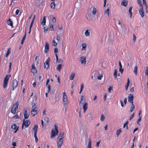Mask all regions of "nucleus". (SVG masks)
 I'll return each mask as SVG.
<instances>
[{
	"instance_id": "obj_1",
	"label": "nucleus",
	"mask_w": 148,
	"mask_h": 148,
	"mask_svg": "<svg viewBox=\"0 0 148 148\" xmlns=\"http://www.w3.org/2000/svg\"><path fill=\"white\" fill-rule=\"evenodd\" d=\"M54 127L55 131L54 130H51V135L50 136L51 138H52L57 135L58 133V127L56 123L54 125Z\"/></svg>"
},
{
	"instance_id": "obj_2",
	"label": "nucleus",
	"mask_w": 148,
	"mask_h": 148,
	"mask_svg": "<svg viewBox=\"0 0 148 148\" xmlns=\"http://www.w3.org/2000/svg\"><path fill=\"white\" fill-rule=\"evenodd\" d=\"M30 121L29 120H25L23 119V123L22 126V128L23 129L24 126L25 128L28 127L29 125L30 124Z\"/></svg>"
},
{
	"instance_id": "obj_3",
	"label": "nucleus",
	"mask_w": 148,
	"mask_h": 148,
	"mask_svg": "<svg viewBox=\"0 0 148 148\" xmlns=\"http://www.w3.org/2000/svg\"><path fill=\"white\" fill-rule=\"evenodd\" d=\"M63 95V101L64 106L68 103V100L67 99V96L65 92H64L62 93Z\"/></svg>"
},
{
	"instance_id": "obj_4",
	"label": "nucleus",
	"mask_w": 148,
	"mask_h": 148,
	"mask_svg": "<svg viewBox=\"0 0 148 148\" xmlns=\"http://www.w3.org/2000/svg\"><path fill=\"white\" fill-rule=\"evenodd\" d=\"M57 145L58 148H60L63 143V139L57 138Z\"/></svg>"
},
{
	"instance_id": "obj_5",
	"label": "nucleus",
	"mask_w": 148,
	"mask_h": 148,
	"mask_svg": "<svg viewBox=\"0 0 148 148\" xmlns=\"http://www.w3.org/2000/svg\"><path fill=\"white\" fill-rule=\"evenodd\" d=\"M9 79V78L8 77V75H6V76L5 77L4 80V83L3 86L4 88H5L7 86Z\"/></svg>"
},
{
	"instance_id": "obj_6",
	"label": "nucleus",
	"mask_w": 148,
	"mask_h": 148,
	"mask_svg": "<svg viewBox=\"0 0 148 148\" xmlns=\"http://www.w3.org/2000/svg\"><path fill=\"white\" fill-rule=\"evenodd\" d=\"M27 108H25L23 109V114L25 119H27L29 116V113L27 112Z\"/></svg>"
},
{
	"instance_id": "obj_7",
	"label": "nucleus",
	"mask_w": 148,
	"mask_h": 148,
	"mask_svg": "<svg viewBox=\"0 0 148 148\" xmlns=\"http://www.w3.org/2000/svg\"><path fill=\"white\" fill-rule=\"evenodd\" d=\"M79 60L82 64L84 65L86 62V57L85 56H81L79 58Z\"/></svg>"
},
{
	"instance_id": "obj_8",
	"label": "nucleus",
	"mask_w": 148,
	"mask_h": 148,
	"mask_svg": "<svg viewBox=\"0 0 148 148\" xmlns=\"http://www.w3.org/2000/svg\"><path fill=\"white\" fill-rule=\"evenodd\" d=\"M50 61L49 58H48L44 63V67L45 69H48L49 66V62Z\"/></svg>"
},
{
	"instance_id": "obj_9",
	"label": "nucleus",
	"mask_w": 148,
	"mask_h": 148,
	"mask_svg": "<svg viewBox=\"0 0 148 148\" xmlns=\"http://www.w3.org/2000/svg\"><path fill=\"white\" fill-rule=\"evenodd\" d=\"M18 84V81L16 79L13 80L12 83V90H14V89L16 88Z\"/></svg>"
},
{
	"instance_id": "obj_10",
	"label": "nucleus",
	"mask_w": 148,
	"mask_h": 148,
	"mask_svg": "<svg viewBox=\"0 0 148 148\" xmlns=\"http://www.w3.org/2000/svg\"><path fill=\"white\" fill-rule=\"evenodd\" d=\"M19 127L17 126L16 124H14L11 126V129L13 130H14V133H16L18 130Z\"/></svg>"
},
{
	"instance_id": "obj_11",
	"label": "nucleus",
	"mask_w": 148,
	"mask_h": 148,
	"mask_svg": "<svg viewBox=\"0 0 148 148\" xmlns=\"http://www.w3.org/2000/svg\"><path fill=\"white\" fill-rule=\"evenodd\" d=\"M139 13L142 18L144 16V12L143 10V6L140 7V8L139 10Z\"/></svg>"
},
{
	"instance_id": "obj_12",
	"label": "nucleus",
	"mask_w": 148,
	"mask_h": 148,
	"mask_svg": "<svg viewBox=\"0 0 148 148\" xmlns=\"http://www.w3.org/2000/svg\"><path fill=\"white\" fill-rule=\"evenodd\" d=\"M133 95L132 94H130L128 96V101L131 103H133V100L134 98Z\"/></svg>"
},
{
	"instance_id": "obj_13",
	"label": "nucleus",
	"mask_w": 148,
	"mask_h": 148,
	"mask_svg": "<svg viewBox=\"0 0 148 148\" xmlns=\"http://www.w3.org/2000/svg\"><path fill=\"white\" fill-rule=\"evenodd\" d=\"M31 71L33 73H36L37 72L36 70L34 64H32V69Z\"/></svg>"
},
{
	"instance_id": "obj_14",
	"label": "nucleus",
	"mask_w": 148,
	"mask_h": 148,
	"mask_svg": "<svg viewBox=\"0 0 148 148\" xmlns=\"http://www.w3.org/2000/svg\"><path fill=\"white\" fill-rule=\"evenodd\" d=\"M88 103L87 102L85 103L83 106V109L84 110V113L86 112L88 108Z\"/></svg>"
},
{
	"instance_id": "obj_15",
	"label": "nucleus",
	"mask_w": 148,
	"mask_h": 148,
	"mask_svg": "<svg viewBox=\"0 0 148 148\" xmlns=\"http://www.w3.org/2000/svg\"><path fill=\"white\" fill-rule=\"evenodd\" d=\"M49 44L47 42H46L45 45V51L47 52L49 50Z\"/></svg>"
},
{
	"instance_id": "obj_16",
	"label": "nucleus",
	"mask_w": 148,
	"mask_h": 148,
	"mask_svg": "<svg viewBox=\"0 0 148 148\" xmlns=\"http://www.w3.org/2000/svg\"><path fill=\"white\" fill-rule=\"evenodd\" d=\"M18 106L19 103L18 102H15L14 103L12 108L17 110Z\"/></svg>"
},
{
	"instance_id": "obj_17",
	"label": "nucleus",
	"mask_w": 148,
	"mask_h": 148,
	"mask_svg": "<svg viewBox=\"0 0 148 148\" xmlns=\"http://www.w3.org/2000/svg\"><path fill=\"white\" fill-rule=\"evenodd\" d=\"M85 101V98L84 97V96L82 95L81 97V99L80 101L79 104L80 105L81 103H83Z\"/></svg>"
},
{
	"instance_id": "obj_18",
	"label": "nucleus",
	"mask_w": 148,
	"mask_h": 148,
	"mask_svg": "<svg viewBox=\"0 0 148 148\" xmlns=\"http://www.w3.org/2000/svg\"><path fill=\"white\" fill-rule=\"evenodd\" d=\"M31 114L33 116H34L37 114V110H32L31 111Z\"/></svg>"
},
{
	"instance_id": "obj_19",
	"label": "nucleus",
	"mask_w": 148,
	"mask_h": 148,
	"mask_svg": "<svg viewBox=\"0 0 148 148\" xmlns=\"http://www.w3.org/2000/svg\"><path fill=\"white\" fill-rule=\"evenodd\" d=\"M119 71L121 73H122L123 71V69L122 68V65L120 61H119Z\"/></svg>"
},
{
	"instance_id": "obj_20",
	"label": "nucleus",
	"mask_w": 148,
	"mask_h": 148,
	"mask_svg": "<svg viewBox=\"0 0 148 148\" xmlns=\"http://www.w3.org/2000/svg\"><path fill=\"white\" fill-rule=\"evenodd\" d=\"M97 12V10L95 8V7H92V14L93 15H95Z\"/></svg>"
},
{
	"instance_id": "obj_21",
	"label": "nucleus",
	"mask_w": 148,
	"mask_h": 148,
	"mask_svg": "<svg viewBox=\"0 0 148 148\" xmlns=\"http://www.w3.org/2000/svg\"><path fill=\"white\" fill-rule=\"evenodd\" d=\"M84 34L86 36H90V33L89 31V30L88 29H87L86 30Z\"/></svg>"
},
{
	"instance_id": "obj_22",
	"label": "nucleus",
	"mask_w": 148,
	"mask_h": 148,
	"mask_svg": "<svg viewBox=\"0 0 148 148\" xmlns=\"http://www.w3.org/2000/svg\"><path fill=\"white\" fill-rule=\"evenodd\" d=\"M64 137V133L63 132L60 133L58 137L57 138H60L61 139H63Z\"/></svg>"
},
{
	"instance_id": "obj_23",
	"label": "nucleus",
	"mask_w": 148,
	"mask_h": 148,
	"mask_svg": "<svg viewBox=\"0 0 148 148\" xmlns=\"http://www.w3.org/2000/svg\"><path fill=\"white\" fill-rule=\"evenodd\" d=\"M127 3V0H123L121 3V5L126 6Z\"/></svg>"
},
{
	"instance_id": "obj_24",
	"label": "nucleus",
	"mask_w": 148,
	"mask_h": 148,
	"mask_svg": "<svg viewBox=\"0 0 148 148\" xmlns=\"http://www.w3.org/2000/svg\"><path fill=\"white\" fill-rule=\"evenodd\" d=\"M75 73L74 72L71 73L70 75V79L71 80H73V79L75 75Z\"/></svg>"
},
{
	"instance_id": "obj_25",
	"label": "nucleus",
	"mask_w": 148,
	"mask_h": 148,
	"mask_svg": "<svg viewBox=\"0 0 148 148\" xmlns=\"http://www.w3.org/2000/svg\"><path fill=\"white\" fill-rule=\"evenodd\" d=\"M82 51L85 50L86 47V43H83L82 44Z\"/></svg>"
},
{
	"instance_id": "obj_26",
	"label": "nucleus",
	"mask_w": 148,
	"mask_h": 148,
	"mask_svg": "<svg viewBox=\"0 0 148 148\" xmlns=\"http://www.w3.org/2000/svg\"><path fill=\"white\" fill-rule=\"evenodd\" d=\"M46 16H45L43 17V20L41 23V24L43 26L45 25V24L46 23Z\"/></svg>"
},
{
	"instance_id": "obj_27",
	"label": "nucleus",
	"mask_w": 148,
	"mask_h": 148,
	"mask_svg": "<svg viewBox=\"0 0 148 148\" xmlns=\"http://www.w3.org/2000/svg\"><path fill=\"white\" fill-rule=\"evenodd\" d=\"M62 65L61 64H59L57 66L56 69L58 70L59 71H60L61 69L62 68Z\"/></svg>"
},
{
	"instance_id": "obj_28",
	"label": "nucleus",
	"mask_w": 148,
	"mask_h": 148,
	"mask_svg": "<svg viewBox=\"0 0 148 148\" xmlns=\"http://www.w3.org/2000/svg\"><path fill=\"white\" fill-rule=\"evenodd\" d=\"M135 108V106L133 103H132L131 107L130 108V111L131 112H132Z\"/></svg>"
},
{
	"instance_id": "obj_29",
	"label": "nucleus",
	"mask_w": 148,
	"mask_h": 148,
	"mask_svg": "<svg viewBox=\"0 0 148 148\" xmlns=\"http://www.w3.org/2000/svg\"><path fill=\"white\" fill-rule=\"evenodd\" d=\"M87 148H91V142L90 138H89L88 144L87 147Z\"/></svg>"
},
{
	"instance_id": "obj_30",
	"label": "nucleus",
	"mask_w": 148,
	"mask_h": 148,
	"mask_svg": "<svg viewBox=\"0 0 148 148\" xmlns=\"http://www.w3.org/2000/svg\"><path fill=\"white\" fill-rule=\"evenodd\" d=\"M7 23L8 25L10 26H12L13 25V23L10 19L7 21Z\"/></svg>"
},
{
	"instance_id": "obj_31",
	"label": "nucleus",
	"mask_w": 148,
	"mask_h": 148,
	"mask_svg": "<svg viewBox=\"0 0 148 148\" xmlns=\"http://www.w3.org/2000/svg\"><path fill=\"white\" fill-rule=\"evenodd\" d=\"M132 6H130L129 10V12L130 15V17L131 18L132 16Z\"/></svg>"
},
{
	"instance_id": "obj_32",
	"label": "nucleus",
	"mask_w": 148,
	"mask_h": 148,
	"mask_svg": "<svg viewBox=\"0 0 148 148\" xmlns=\"http://www.w3.org/2000/svg\"><path fill=\"white\" fill-rule=\"evenodd\" d=\"M36 106L35 103H32V110H36Z\"/></svg>"
},
{
	"instance_id": "obj_33",
	"label": "nucleus",
	"mask_w": 148,
	"mask_h": 148,
	"mask_svg": "<svg viewBox=\"0 0 148 148\" xmlns=\"http://www.w3.org/2000/svg\"><path fill=\"white\" fill-rule=\"evenodd\" d=\"M38 126L37 125H35L34 126L33 129L34 130V133H37V132L38 130Z\"/></svg>"
},
{
	"instance_id": "obj_34",
	"label": "nucleus",
	"mask_w": 148,
	"mask_h": 148,
	"mask_svg": "<svg viewBox=\"0 0 148 148\" xmlns=\"http://www.w3.org/2000/svg\"><path fill=\"white\" fill-rule=\"evenodd\" d=\"M26 30L25 31V35L24 36V37H23V39L21 41V44L22 45L23 44L24 41L25 39V38H26Z\"/></svg>"
},
{
	"instance_id": "obj_35",
	"label": "nucleus",
	"mask_w": 148,
	"mask_h": 148,
	"mask_svg": "<svg viewBox=\"0 0 148 148\" xmlns=\"http://www.w3.org/2000/svg\"><path fill=\"white\" fill-rule=\"evenodd\" d=\"M130 82L129 79V78H128L127 81V84H126V85H125V89H126V90H127L128 89V88L129 86Z\"/></svg>"
},
{
	"instance_id": "obj_36",
	"label": "nucleus",
	"mask_w": 148,
	"mask_h": 148,
	"mask_svg": "<svg viewBox=\"0 0 148 148\" xmlns=\"http://www.w3.org/2000/svg\"><path fill=\"white\" fill-rule=\"evenodd\" d=\"M137 71H138L137 67V66H136L134 68L133 71H134V73H135V74L136 75L137 74Z\"/></svg>"
},
{
	"instance_id": "obj_37",
	"label": "nucleus",
	"mask_w": 148,
	"mask_h": 148,
	"mask_svg": "<svg viewBox=\"0 0 148 148\" xmlns=\"http://www.w3.org/2000/svg\"><path fill=\"white\" fill-rule=\"evenodd\" d=\"M55 3L54 2H52L50 4L51 8L54 9L55 7Z\"/></svg>"
},
{
	"instance_id": "obj_38",
	"label": "nucleus",
	"mask_w": 148,
	"mask_h": 148,
	"mask_svg": "<svg viewBox=\"0 0 148 148\" xmlns=\"http://www.w3.org/2000/svg\"><path fill=\"white\" fill-rule=\"evenodd\" d=\"M17 110H16L15 109L13 108H12L11 110V112L13 114H14L16 113V112Z\"/></svg>"
},
{
	"instance_id": "obj_39",
	"label": "nucleus",
	"mask_w": 148,
	"mask_h": 148,
	"mask_svg": "<svg viewBox=\"0 0 148 148\" xmlns=\"http://www.w3.org/2000/svg\"><path fill=\"white\" fill-rule=\"evenodd\" d=\"M117 70L116 69H115L114 70V78L116 79L117 77Z\"/></svg>"
},
{
	"instance_id": "obj_40",
	"label": "nucleus",
	"mask_w": 148,
	"mask_h": 148,
	"mask_svg": "<svg viewBox=\"0 0 148 148\" xmlns=\"http://www.w3.org/2000/svg\"><path fill=\"white\" fill-rule=\"evenodd\" d=\"M109 9L107 8V10L105 11V13L107 14L108 16H109Z\"/></svg>"
},
{
	"instance_id": "obj_41",
	"label": "nucleus",
	"mask_w": 148,
	"mask_h": 148,
	"mask_svg": "<svg viewBox=\"0 0 148 148\" xmlns=\"http://www.w3.org/2000/svg\"><path fill=\"white\" fill-rule=\"evenodd\" d=\"M122 131L121 130V129H120L118 130L116 132V134L117 135V136H118L120 134V133Z\"/></svg>"
},
{
	"instance_id": "obj_42",
	"label": "nucleus",
	"mask_w": 148,
	"mask_h": 148,
	"mask_svg": "<svg viewBox=\"0 0 148 148\" xmlns=\"http://www.w3.org/2000/svg\"><path fill=\"white\" fill-rule=\"evenodd\" d=\"M102 77L103 75L102 74H99V75L98 76L97 79L99 80H101Z\"/></svg>"
},
{
	"instance_id": "obj_43",
	"label": "nucleus",
	"mask_w": 148,
	"mask_h": 148,
	"mask_svg": "<svg viewBox=\"0 0 148 148\" xmlns=\"http://www.w3.org/2000/svg\"><path fill=\"white\" fill-rule=\"evenodd\" d=\"M81 86V88H80V92H79V94L81 93L82 92V90L83 89V88H84V84H82Z\"/></svg>"
},
{
	"instance_id": "obj_44",
	"label": "nucleus",
	"mask_w": 148,
	"mask_h": 148,
	"mask_svg": "<svg viewBox=\"0 0 148 148\" xmlns=\"http://www.w3.org/2000/svg\"><path fill=\"white\" fill-rule=\"evenodd\" d=\"M10 48H9L8 50V51H7V52L6 54L5 55V57H8V56L9 55V53H10Z\"/></svg>"
},
{
	"instance_id": "obj_45",
	"label": "nucleus",
	"mask_w": 148,
	"mask_h": 148,
	"mask_svg": "<svg viewBox=\"0 0 148 148\" xmlns=\"http://www.w3.org/2000/svg\"><path fill=\"white\" fill-rule=\"evenodd\" d=\"M34 137L35 139V141L36 142H37L38 139L36 136V133H34Z\"/></svg>"
},
{
	"instance_id": "obj_46",
	"label": "nucleus",
	"mask_w": 148,
	"mask_h": 148,
	"mask_svg": "<svg viewBox=\"0 0 148 148\" xmlns=\"http://www.w3.org/2000/svg\"><path fill=\"white\" fill-rule=\"evenodd\" d=\"M105 119V116H104V115H103V114H102L101 115V118H100V120L101 121H103L104 119Z\"/></svg>"
},
{
	"instance_id": "obj_47",
	"label": "nucleus",
	"mask_w": 148,
	"mask_h": 148,
	"mask_svg": "<svg viewBox=\"0 0 148 148\" xmlns=\"http://www.w3.org/2000/svg\"><path fill=\"white\" fill-rule=\"evenodd\" d=\"M137 2L139 4L140 7L142 6L141 0H137Z\"/></svg>"
},
{
	"instance_id": "obj_48",
	"label": "nucleus",
	"mask_w": 148,
	"mask_h": 148,
	"mask_svg": "<svg viewBox=\"0 0 148 148\" xmlns=\"http://www.w3.org/2000/svg\"><path fill=\"white\" fill-rule=\"evenodd\" d=\"M134 113H133V114L130 116L129 120L130 121L134 117Z\"/></svg>"
},
{
	"instance_id": "obj_49",
	"label": "nucleus",
	"mask_w": 148,
	"mask_h": 148,
	"mask_svg": "<svg viewBox=\"0 0 148 148\" xmlns=\"http://www.w3.org/2000/svg\"><path fill=\"white\" fill-rule=\"evenodd\" d=\"M53 45L54 46H56L57 45V43L55 41V40H52Z\"/></svg>"
},
{
	"instance_id": "obj_50",
	"label": "nucleus",
	"mask_w": 148,
	"mask_h": 148,
	"mask_svg": "<svg viewBox=\"0 0 148 148\" xmlns=\"http://www.w3.org/2000/svg\"><path fill=\"white\" fill-rule=\"evenodd\" d=\"M112 90V86H110L108 88V91L109 92H111V91Z\"/></svg>"
},
{
	"instance_id": "obj_51",
	"label": "nucleus",
	"mask_w": 148,
	"mask_h": 148,
	"mask_svg": "<svg viewBox=\"0 0 148 148\" xmlns=\"http://www.w3.org/2000/svg\"><path fill=\"white\" fill-rule=\"evenodd\" d=\"M49 29L50 30L53 31L54 30L53 25H51L50 27L49 28Z\"/></svg>"
},
{
	"instance_id": "obj_52",
	"label": "nucleus",
	"mask_w": 148,
	"mask_h": 148,
	"mask_svg": "<svg viewBox=\"0 0 148 148\" xmlns=\"http://www.w3.org/2000/svg\"><path fill=\"white\" fill-rule=\"evenodd\" d=\"M56 39L58 41H59L60 40L61 38L59 35H57Z\"/></svg>"
},
{
	"instance_id": "obj_53",
	"label": "nucleus",
	"mask_w": 148,
	"mask_h": 148,
	"mask_svg": "<svg viewBox=\"0 0 148 148\" xmlns=\"http://www.w3.org/2000/svg\"><path fill=\"white\" fill-rule=\"evenodd\" d=\"M44 120L45 121H46L47 123L49 122V119L47 117H46L45 118Z\"/></svg>"
},
{
	"instance_id": "obj_54",
	"label": "nucleus",
	"mask_w": 148,
	"mask_h": 148,
	"mask_svg": "<svg viewBox=\"0 0 148 148\" xmlns=\"http://www.w3.org/2000/svg\"><path fill=\"white\" fill-rule=\"evenodd\" d=\"M145 73L146 75H148V67L147 66L146 67V69L145 72Z\"/></svg>"
},
{
	"instance_id": "obj_55",
	"label": "nucleus",
	"mask_w": 148,
	"mask_h": 148,
	"mask_svg": "<svg viewBox=\"0 0 148 148\" xmlns=\"http://www.w3.org/2000/svg\"><path fill=\"white\" fill-rule=\"evenodd\" d=\"M133 41L134 42H135L136 40V36L134 34H133Z\"/></svg>"
},
{
	"instance_id": "obj_56",
	"label": "nucleus",
	"mask_w": 148,
	"mask_h": 148,
	"mask_svg": "<svg viewBox=\"0 0 148 148\" xmlns=\"http://www.w3.org/2000/svg\"><path fill=\"white\" fill-rule=\"evenodd\" d=\"M58 63L60 64H62L63 62V61L62 59H60L58 61Z\"/></svg>"
},
{
	"instance_id": "obj_57",
	"label": "nucleus",
	"mask_w": 148,
	"mask_h": 148,
	"mask_svg": "<svg viewBox=\"0 0 148 148\" xmlns=\"http://www.w3.org/2000/svg\"><path fill=\"white\" fill-rule=\"evenodd\" d=\"M44 32L45 33H46L47 31V30H48V28H47L46 27H44Z\"/></svg>"
},
{
	"instance_id": "obj_58",
	"label": "nucleus",
	"mask_w": 148,
	"mask_h": 148,
	"mask_svg": "<svg viewBox=\"0 0 148 148\" xmlns=\"http://www.w3.org/2000/svg\"><path fill=\"white\" fill-rule=\"evenodd\" d=\"M58 49L57 48H56L54 49V52L56 53L58 52Z\"/></svg>"
},
{
	"instance_id": "obj_59",
	"label": "nucleus",
	"mask_w": 148,
	"mask_h": 148,
	"mask_svg": "<svg viewBox=\"0 0 148 148\" xmlns=\"http://www.w3.org/2000/svg\"><path fill=\"white\" fill-rule=\"evenodd\" d=\"M141 116H140L137 120V123L138 124V123L139 122H140L141 120Z\"/></svg>"
},
{
	"instance_id": "obj_60",
	"label": "nucleus",
	"mask_w": 148,
	"mask_h": 148,
	"mask_svg": "<svg viewBox=\"0 0 148 148\" xmlns=\"http://www.w3.org/2000/svg\"><path fill=\"white\" fill-rule=\"evenodd\" d=\"M128 123V122L127 121L124 124L123 126V127L124 128L126 126H127V124Z\"/></svg>"
},
{
	"instance_id": "obj_61",
	"label": "nucleus",
	"mask_w": 148,
	"mask_h": 148,
	"mask_svg": "<svg viewBox=\"0 0 148 148\" xmlns=\"http://www.w3.org/2000/svg\"><path fill=\"white\" fill-rule=\"evenodd\" d=\"M52 21L53 22L55 23L56 22V19L55 17H53L52 18Z\"/></svg>"
},
{
	"instance_id": "obj_62",
	"label": "nucleus",
	"mask_w": 148,
	"mask_h": 148,
	"mask_svg": "<svg viewBox=\"0 0 148 148\" xmlns=\"http://www.w3.org/2000/svg\"><path fill=\"white\" fill-rule=\"evenodd\" d=\"M19 12V10L18 9L16 10V12H15L16 15H18V14Z\"/></svg>"
},
{
	"instance_id": "obj_63",
	"label": "nucleus",
	"mask_w": 148,
	"mask_h": 148,
	"mask_svg": "<svg viewBox=\"0 0 148 148\" xmlns=\"http://www.w3.org/2000/svg\"><path fill=\"white\" fill-rule=\"evenodd\" d=\"M143 4L145 5H147L146 0H143Z\"/></svg>"
},
{
	"instance_id": "obj_64",
	"label": "nucleus",
	"mask_w": 148,
	"mask_h": 148,
	"mask_svg": "<svg viewBox=\"0 0 148 148\" xmlns=\"http://www.w3.org/2000/svg\"><path fill=\"white\" fill-rule=\"evenodd\" d=\"M11 66H12V63L10 62L9 64V72H10V71L11 67Z\"/></svg>"
}]
</instances>
